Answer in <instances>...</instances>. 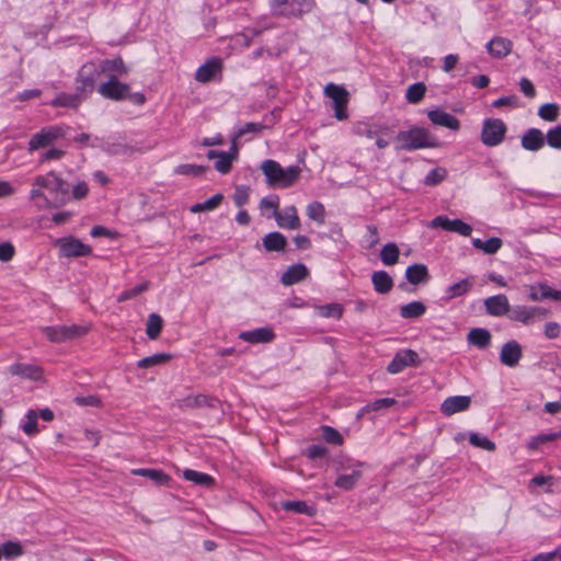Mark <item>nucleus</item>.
Segmentation results:
<instances>
[{
    "label": "nucleus",
    "instance_id": "22",
    "mask_svg": "<svg viewBox=\"0 0 561 561\" xmlns=\"http://www.w3.org/2000/svg\"><path fill=\"white\" fill-rule=\"evenodd\" d=\"M275 220L280 228L295 230L300 228V219L295 206H287L283 211L275 215Z\"/></svg>",
    "mask_w": 561,
    "mask_h": 561
},
{
    "label": "nucleus",
    "instance_id": "23",
    "mask_svg": "<svg viewBox=\"0 0 561 561\" xmlns=\"http://www.w3.org/2000/svg\"><path fill=\"white\" fill-rule=\"evenodd\" d=\"M427 116L434 125L443 126L455 131L460 128L459 119L442 110L428 111Z\"/></svg>",
    "mask_w": 561,
    "mask_h": 561
},
{
    "label": "nucleus",
    "instance_id": "29",
    "mask_svg": "<svg viewBox=\"0 0 561 561\" xmlns=\"http://www.w3.org/2000/svg\"><path fill=\"white\" fill-rule=\"evenodd\" d=\"M131 473L134 476H140L150 479L157 485H169L171 478L162 470L159 469H133Z\"/></svg>",
    "mask_w": 561,
    "mask_h": 561
},
{
    "label": "nucleus",
    "instance_id": "46",
    "mask_svg": "<svg viewBox=\"0 0 561 561\" xmlns=\"http://www.w3.org/2000/svg\"><path fill=\"white\" fill-rule=\"evenodd\" d=\"M282 507L285 511L295 512L299 514H305L307 516H313L316 514V510L309 505H307L304 501H287L282 503Z\"/></svg>",
    "mask_w": 561,
    "mask_h": 561
},
{
    "label": "nucleus",
    "instance_id": "11",
    "mask_svg": "<svg viewBox=\"0 0 561 561\" xmlns=\"http://www.w3.org/2000/svg\"><path fill=\"white\" fill-rule=\"evenodd\" d=\"M506 125L500 118H488L481 130V141L488 147L500 145L506 134Z\"/></svg>",
    "mask_w": 561,
    "mask_h": 561
},
{
    "label": "nucleus",
    "instance_id": "16",
    "mask_svg": "<svg viewBox=\"0 0 561 561\" xmlns=\"http://www.w3.org/2000/svg\"><path fill=\"white\" fill-rule=\"evenodd\" d=\"M419 364V354L412 350H405L396 354L387 370L390 374H398L408 366H416Z\"/></svg>",
    "mask_w": 561,
    "mask_h": 561
},
{
    "label": "nucleus",
    "instance_id": "25",
    "mask_svg": "<svg viewBox=\"0 0 561 561\" xmlns=\"http://www.w3.org/2000/svg\"><path fill=\"white\" fill-rule=\"evenodd\" d=\"M545 145V135L540 129L530 128L522 137V146L529 151H538Z\"/></svg>",
    "mask_w": 561,
    "mask_h": 561
},
{
    "label": "nucleus",
    "instance_id": "19",
    "mask_svg": "<svg viewBox=\"0 0 561 561\" xmlns=\"http://www.w3.org/2000/svg\"><path fill=\"white\" fill-rule=\"evenodd\" d=\"M523 356L522 346L514 340L506 342L500 353V360L503 365L515 367Z\"/></svg>",
    "mask_w": 561,
    "mask_h": 561
},
{
    "label": "nucleus",
    "instance_id": "54",
    "mask_svg": "<svg viewBox=\"0 0 561 561\" xmlns=\"http://www.w3.org/2000/svg\"><path fill=\"white\" fill-rule=\"evenodd\" d=\"M447 176V171L443 168H436L431 170L424 179V184L427 186H434L440 183Z\"/></svg>",
    "mask_w": 561,
    "mask_h": 561
},
{
    "label": "nucleus",
    "instance_id": "38",
    "mask_svg": "<svg viewBox=\"0 0 561 561\" xmlns=\"http://www.w3.org/2000/svg\"><path fill=\"white\" fill-rule=\"evenodd\" d=\"M400 250L396 243H387L382 247L380 251V260L387 265H394L399 260Z\"/></svg>",
    "mask_w": 561,
    "mask_h": 561
},
{
    "label": "nucleus",
    "instance_id": "3",
    "mask_svg": "<svg viewBox=\"0 0 561 561\" xmlns=\"http://www.w3.org/2000/svg\"><path fill=\"white\" fill-rule=\"evenodd\" d=\"M394 140L397 141V150L412 151L438 146L437 140L427 129L416 126L399 131Z\"/></svg>",
    "mask_w": 561,
    "mask_h": 561
},
{
    "label": "nucleus",
    "instance_id": "27",
    "mask_svg": "<svg viewBox=\"0 0 561 561\" xmlns=\"http://www.w3.org/2000/svg\"><path fill=\"white\" fill-rule=\"evenodd\" d=\"M9 371L30 380H39L43 377L42 368L35 365L14 364L9 367Z\"/></svg>",
    "mask_w": 561,
    "mask_h": 561
},
{
    "label": "nucleus",
    "instance_id": "34",
    "mask_svg": "<svg viewBox=\"0 0 561 561\" xmlns=\"http://www.w3.org/2000/svg\"><path fill=\"white\" fill-rule=\"evenodd\" d=\"M467 340H468L469 344H472L479 348H485L489 346V344L491 342V334L485 329L477 328V329H472L468 333Z\"/></svg>",
    "mask_w": 561,
    "mask_h": 561
},
{
    "label": "nucleus",
    "instance_id": "1",
    "mask_svg": "<svg viewBox=\"0 0 561 561\" xmlns=\"http://www.w3.org/2000/svg\"><path fill=\"white\" fill-rule=\"evenodd\" d=\"M30 199L38 209L55 208L68 199V184L55 171L33 179Z\"/></svg>",
    "mask_w": 561,
    "mask_h": 561
},
{
    "label": "nucleus",
    "instance_id": "8",
    "mask_svg": "<svg viewBox=\"0 0 561 561\" xmlns=\"http://www.w3.org/2000/svg\"><path fill=\"white\" fill-rule=\"evenodd\" d=\"M323 92L333 102L334 117L339 121L346 119L348 117L346 106L350 100L347 90L341 85L328 83Z\"/></svg>",
    "mask_w": 561,
    "mask_h": 561
},
{
    "label": "nucleus",
    "instance_id": "52",
    "mask_svg": "<svg viewBox=\"0 0 561 561\" xmlns=\"http://www.w3.org/2000/svg\"><path fill=\"white\" fill-rule=\"evenodd\" d=\"M469 442L474 447H479L482 449H485L488 451H494L495 450V444L491 442L485 436H480L477 433H470L469 434Z\"/></svg>",
    "mask_w": 561,
    "mask_h": 561
},
{
    "label": "nucleus",
    "instance_id": "47",
    "mask_svg": "<svg viewBox=\"0 0 561 561\" xmlns=\"http://www.w3.org/2000/svg\"><path fill=\"white\" fill-rule=\"evenodd\" d=\"M307 216L322 225L325 220V209L324 206L320 202H312L307 206Z\"/></svg>",
    "mask_w": 561,
    "mask_h": 561
},
{
    "label": "nucleus",
    "instance_id": "51",
    "mask_svg": "<svg viewBox=\"0 0 561 561\" xmlns=\"http://www.w3.org/2000/svg\"><path fill=\"white\" fill-rule=\"evenodd\" d=\"M38 414L34 410H30L26 414V422L22 425L23 432L28 436H34L38 433L37 427Z\"/></svg>",
    "mask_w": 561,
    "mask_h": 561
},
{
    "label": "nucleus",
    "instance_id": "37",
    "mask_svg": "<svg viewBox=\"0 0 561 561\" xmlns=\"http://www.w3.org/2000/svg\"><path fill=\"white\" fill-rule=\"evenodd\" d=\"M503 242L500 238L493 237L486 241L481 239H473L472 245L476 249L482 250L486 254H495L502 247Z\"/></svg>",
    "mask_w": 561,
    "mask_h": 561
},
{
    "label": "nucleus",
    "instance_id": "9",
    "mask_svg": "<svg viewBox=\"0 0 561 561\" xmlns=\"http://www.w3.org/2000/svg\"><path fill=\"white\" fill-rule=\"evenodd\" d=\"M64 137L65 130L61 126L55 125L44 127L31 137L27 144V150L33 152L38 149L46 148Z\"/></svg>",
    "mask_w": 561,
    "mask_h": 561
},
{
    "label": "nucleus",
    "instance_id": "64",
    "mask_svg": "<svg viewBox=\"0 0 561 561\" xmlns=\"http://www.w3.org/2000/svg\"><path fill=\"white\" fill-rule=\"evenodd\" d=\"M249 192L247 187H238L233 196L234 204L237 206H243L248 203Z\"/></svg>",
    "mask_w": 561,
    "mask_h": 561
},
{
    "label": "nucleus",
    "instance_id": "17",
    "mask_svg": "<svg viewBox=\"0 0 561 561\" xmlns=\"http://www.w3.org/2000/svg\"><path fill=\"white\" fill-rule=\"evenodd\" d=\"M471 404V397L469 396H453L445 399L440 405V412L450 416L459 412L467 411Z\"/></svg>",
    "mask_w": 561,
    "mask_h": 561
},
{
    "label": "nucleus",
    "instance_id": "53",
    "mask_svg": "<svg viewBox=\"0 0 561 561\" xmlns=\"http://www.w3.org/2000/svg\"><path fill=\"white\" fill-rule=\"evenodd\" d=\"M205 167L186 163L178 165L174 173L180 175L199 176L205 172Z\"/></svg>",
    "mask_w": 561,
    "mask_h": 561
},
{
    "label": "nucleus",
    "instance_id": "35",
    "mask_svg": "<svg viewBox=\"0 0 561 561\" xmlns=\"http://www.w3.org/2000/svg\"><path fill=\"white\" fill-rule=\"evenodd\" d=\"M426 307L421 301H412L400 307V316L404 319H414L423 316Z\"/></svg>",
    "mask_w": 561,
    "mask_h": 561
},
{
    "label": "nucleus",
    "instance_id": "10",
    "mask_svg": "<svg viewBox=\"0 0 561 561\" xmlns=\"http://www.w3.org/2000/svg\"><path fill=\"white\" fill-rule=\"evenodd\" d=\"M54 245L58 248L60 257L88 256L92 252L90 245L82 243L72 236L56 239Z\"/></svg>",
    "mask_w": 561,
    "mask_h": 561
},
{
    "label": "nucleus",
    "instance_id": "58",
    "mask_svg": "<svg viewBox=\"0 0 561 561\" xmlns=\"http://www.w3.org/2000/svg\"><path fill=\"white\" fill-rule=\"evenodd\" d=\"M264 129H265V124L245 123L236 133H237V137H243L247 134H259Z\"/></svg>",
    "mask_w": 561,
    "mask_h": 561
},
{
    "label": "nucleus",
    "instance_id": "28",
    "mask_svg": "<svg viewBox=\"0 0 561 561\" xmlns=\"http://www.w3.org/2000/svg\"><path fill=\"white\" fill-rule=\"evenodd\" d=\"M486 49L495 58H503L512 50V42L504 37H494L489 42Z\"/></svg>",
    "mask_w": 561,
    "mask_h": 561
},
{
    "label": "nucleus",
    "instance_id": "13",
    "mask_svg": "<svg viewBox=\"0 0 561 561\" xmlns=\"http://www.w3.org/2000/svg\"><path fill=\"white\" fill-rule=\"evenodd\" d=\"M547 314L548 311L541 307L515 306L508 317L513 321L529 325L536 319H545Z\"/></svg>",
    "mask_w": 561,
    "mask_h": 561
},
{
    "label": "nucleus",
    "instance_id": "21",
    "mask_svg": "<svg viewBox=\"0 0 561 561\" xmlns=\"http://www.w3.org/2000/svg\"><path fill=\"white\" fill-rule=\"evenodd\" d=\"M242 341L257 344V343H270L275 339V333L272 328L263 327L251 331H244L239 334Z\"/></svg>",
    "mask_w": 561,
    "mask_h": 561
},
{
    "label": "nucleus",
    "instance_id": "31",
    "mask_svg": "<svg viewBox=\"0 0 561 561\" xmlns=\"http://www.w3.org/2000/svg\"><path fill=\"white\" fill-rule=\"evenodd\" d=\"M405 277L409 283L419 285L421 283H426L430 278V274L424 264H413L407 268Z\"/></svg>",
    "mask_w": 561,
    "mask_h": 561
},
{
    "label": "nucleus",
    "instance_id": "55",
    "mask_svg": "<svg viewBox=\"0 0 561 561\" xmlns=\"http://www.w3.org/2000/svg\"><path fill=\"white\" fill-rule=\"evenodd\" d=\"M147 289H148V283L144 282V283L135 286L134 288L122 291L119 294V296L117 297V301L123 302V301L133 299V298L137 297L138 295H140L141 293L146 291Z\"/></svg>",
    "mask_w": 561,
    "mask_h": 561
},
{
    "label": "nucleus",
    "instance_id": "36",
    "mask_svg": "<svg viewBox=\"0 0 561 561\" xmlns=\"http://www.w3.org/2000/svg\"><path fill=\"white\" fill-rule=\"evenodd\" d=\"M82 99L76 92L75 94L59 93L51 102L54 107H78Z\"/></svg>",
    "mask_w": 561,
    "mask_h": 561
},
{
    "label": "nucleus",
    "instance_id": "40",
    "mask_svg": "<svg viewBox=\"0 0 561 561\" xmlns=\"http://www.w3.org/2000/svg\"><path fill=\"white\" fill-rule=\"evenodd\" d=\"M1 556L5 560H12L24 553L23 546L18 541H7L0 545Z\"/></svg>",
    "mask_w": 561,
    "mask_h": 561
},
{
    "label": "nucleus",
    "instance_id": "61",
    "mask_svg": "<svg viewBox=\"0 0 561 561\" xmlns=\"http://www.w3.org/2000/svg\"><path fill=\"white\" fill-rule=\"evenodd\" d=\"M15 255V249L11 242L0 243V261L9 262Z\"/></svg>",
    "mask_w": 561,
    "mask_h": 561
},
{
    "label": "nucleus",
    "instance_id": "32",
    "mask_svg": "<svg viewBox=\"0 0 561 561\" xmlns=\"http://www.w3.org/2000/svg\"><path fill=\"white\" fill-rule=\"evenodd\" d=\"M374 288L379 294H387L393 287L391 276L385 271H377L371 276Z\"/></svg>",
    "mask_w": 561,
    "mask_h": 561
},
{
    "label": "nucleus",
    "instance_id": "12",
    "mask_svg": "<svg viewBox=\"0 0 561 561\" xmlns=\"http://www.w3.org/2000/svg\"><path fill=\"white\" fill-rule=\"evenodd\" d=\"M98 92L105 99L122 101L129 96V85L119 82L115 75H110L107 81L99 85Z\"/></svg>",
    "mask_w": 561,
    "mask_h": 561
},
{
    "label": "nucleus",
    "instance_id": "56",
    "mask_svg": "<svg viewBox=\"0 0 561 561\" xmlns=\"http://www.w3.org/2000/svg\"><path fill=\"white\" fill-rule=\"evenodd\" d=\"M547 144L554 149H561V126H556L548 130L546 135Z\"/></svg>",
    "mask_w": 561,
    "mask_h": 561
},
{
    "label": "nucleus",
    "instance_id": "6",
    "mask_svg": "<svg viewBox=\"0 0 561 561\" xmlns=\"http://www.w3.org/2000/svg\"><path fill=\"white\" fill-rule=\"evenodd\" d=\"M359 137L374 139L379 149L387 148L393 139L394 130L386 124H359L356 127Z\"/></svg>",
    "mask_w": 561,
    "mask_h": 561
},
{
    "label": "nucleus",
    "instance_id": "39",
    "mask_svg": "<svg viewBox=\"0 0 561 561\" xmlns=\"http://www.w3.org/2000/svg\"><path fill=\"white\" fill-rule=\"evenodd\" d=\"M163 327V320L158 313H150L146 324V334L150 340L159 337Z\"/></svg>",
    "mask_w": 561,
    "mask_h": 561
},
{
    "label": "nucleus",
    "instance_id": "4",
    "mask_svg": "<svg viewBox=\"0 0 561 561\" xmlns=\"http://www.w3.org/2000/svg\"><path fill=\"white\" fill-rule=\"evenodd\" d=\"M363 462L352 459L341 462L336 468L337 477L334 485L344 491L353 490L363 476Z\"/></svg>",
    "mask_w": 561,
    "mask_h": 561
},
{
    "label": "nucleus",
    "instance_id": "62",
    "mask_svg": "<svg viewBox=\"0 0 561 561\" xmlns=\"http://www.w3.org/2000/svg\"><path fill=\"white\" fill-rule=\"evenodd\" d=\"M366 240L368 242V248H374L379 243L378 229L374 225H369L366 227Z\"/></svg>",
    "mask_w": 561,
    "mask_h": 561
},
{
    "label": "nucleus",
    "instance_id": "45",
    "mask_svg": "<svg viewBox=\"0 0 561 561\" xmlns=\"http://www.w3.org/2000/svg\"><path fill=\"white\" fill-rule=\"evenodd\" d=\"M561 438V432H554V433H542L536 436H533L529 442L527 443V447L530 450L538 449L541 445L547 444L549 442L560 439Z\"/></svg>",
    "mask_w": 561,
    "mask_h": 561
},
{
    "label": "nucleus",
    "instance_id": "44",
    "mask_svg": "<svg viewBox=\"0 0 561 561\" xmlns=\"http://www.w3.org/2000/svg\"><path fill=\"white\" fill-rule=\"evenodd\" d=\"M426 92V85L423 82H416L411 84L405 92V99L411 104L420 103Z\"/></svg>",
    "mask_w": 561,
    "mask_h": 561
},
{
    "label": "nucleus",
    "instance_id": "48",
    "mask_svg": "<svg viewBox=\"0 0 561 561\" xmlns=\"http://www.w3.org/2000/svg\"><path fill=\"white\" fill-rule=\"evenodd\" d=\"M397 401L393 398H382L375 400L365 407L362 408L358 415H363L365 413H369L371 411H379L382 409H388L393 405Z\"/></svg>",
    "mask_w": 561,
    "mask_h": 561
},
{
    "label": "nucleus",
    "instance_id": "42",
    "mask_svg": "<svg viewBox=\"0 0 561 561\" xmlns=\"http://www.w3.org/2000/svg\"><path fill=\"white\" fill-rule=\"evenodd\" d=\"M183 477L187 481L194 482L195 484L203 486H210L214 484V479L207 473L186 469L183 471Z\"/></svg>",
    "mask_w": 561,
    "mask_h": 561
},
{
    "label": "nucleus",
    "instance_id": "15",
    "mask_svg": "<svg viewBox=\"0 0 561 561\" xmlns=\"http://www.w3.org/2000/svg\"><path fill=\"white\" fill-rule=\"evenodd\" d=\"M222 71V61L220 58L214 57L199 66L195 72V80L201 83H207L220 76Z\"/></svg>",
    "mask_w": 561,
    "mask_h": 561
},
{
    "label": "nucleus",
    "instance_id": "26",
    "mask_svg": "<svg viewBox=\"0 0 561 561\" xmlns=\"http://www.w3.org/2000/svg\"><path fill=\"white\" fill-rule=\"evenodd\" d=\"M308 276V268L304 264H294L289 266L282 275L280 282L285 286H290L304 280Z\"/></svg>",
    "mask_w": 561,
    "mask_h": 561
},
{
    "label": "nucleus",
    "instance_id": "59",
    "mask_svg": "<svg viewBox=\"0 0 561 561\" xmlns=\"http://www.w3.org/2000/svg\"><path fill=\"white\" fill-rule=\"evenodd\" d=\"M278 206H279V197L277 195L264 197L260 201V208L261 209H272L274 217H275L276 213L279 211Z\"/></svg>",
    "mask_w": 561,
    "mask_h": 561
},
{
    "label": "nucleus",
    "instance_id": "14",
    "mask_svg": "<svg viewBox=\"0 0 561 561\" xmlns=\"http://www.w3.org/2000/svg\"><path fill=\"white\" fill-rule=\"evenodd\" d=\"M431 228H442L446 231L457 232L463 237L470 236L472 228L460 219H449L444 216L435 217L431 224Z\"/></svg>",
    "mask_w": 561,
    "mask_h": 561
},
{
    "label": "nucleus",
    "instance_id": "50",
    "mask_svg": "<svg viewBox=\"0 0 561 561\" xmlns=\"http://www.w3.org/2000/svg\"><path fill=\"white\" fill-rule=\"evenodd\" d=\"M317 311L323 318L340 319L343 314V307L340 304H329L317 307Z\"/></svg>",
    "mask_w": 561,
    "mask_h": 561
},
{
    "label": "nucleus",
    "instance_id": "24",
    "mask_svg": "<svg viewBox=\"0 0 561 561\" xmlns=\"http://www.w3.org/2000/svg\"><path fill=\"white\" fill-rule=\"evenodd\" d=\"M99 72L110 78V75H115V78L124 76L128 72V68L125 66L122 58L105 59L98 66Z\"/></svg>",
    "mask_w": 561,
    "mask_h": 561
},
{
    "label": "nucleus",
    "instance_id": "41",
    "mask_svg": "<svg viewBox=\"0 0 561 561\" xmlns=\"http://www.w3.org/2000/svg\"><path fill=\"white\" fill-rule=\"evenodd\" d=\"M472 287V279L465 278L454 285H450L446 289V295L448 299H454L467 294Z\"/></svg>",
    "mask_w": 561,
    "mask_h": 561
},
{
    "label": "nucleus",
    "instance_id": "2",
    "mask_svg": "<svg viewBox=\"0 0 561 561\" xmlns=\"http://www.w3.org/2000/svg\"><path fill=\"white\" fill-rule=\"evenodd\" d=\"M265 176V183L271 188H288L291 187L301 175V168L298 165H289L283 168L277 161L266 159L260 167Z\"/></svg>",
    "mask_w": 561,
    "mask_h": 561
},
{
    "label": "nucleus",
    "instance_id": "30",
    "mask_svg": "<svg viewBox=\"0 0 561 561\" xmlns=\"http://www.w3.org/2000/svg\"><path fill=\"white\" fill-rule=\"evenodd\" d=\"M207 158L210 160L217 159L215 162V169L222 174H226L230 171L232 161L234 160L233 154L220 152L217 150H209L207 152Z\"/></svg>",
    "mask_w": 561,
    "mask_h": 561
},
{
    "label": "nucleus",
    "instance_id": "57",
    "mask_svg": "<svg viewBox=\"0 0 561 561\" xmlns=\"http://www.w3.org/2000/svg\"><path fill=\"white\" fill-rule=\"evenodd\" d=\"M539 294H540V300L542 299H552L556 301H561V291L552 289L547 284H539L538 285Z\"/></svg>",
    "mask_w": 561,
    "mask_h": 561
},
{
    "label": "nucleus",
    "instance_id": "49",
    "mask_svg": "<svg viewBox=\"0 0 561 561\" xmlns=\"http://www.w3.org/2000/svg\"><path fill=\"white\" fill-rule=\"evenodd\" d=\"M540 118L547 122H556L559 116V105L556 103L542 104L538 110Z\"/></svg>",
    "mask_w": 561,
    "mask_h": 561
},
{
    "label": "nucleus",
    "instance_id": "60",
    "mask_svg": "<svg viewBox=\"0 0 561 561\" xmlns=\"http://www.w3.org/2000/svg\"><path fill=\"white\" fill-rule=\"evenodd\" d=\"M323 437L330 444L342 445L343 443L341 434L330 426L323 427Z\"/></svg>",
    "mask_w": 561,
    "mask_h": 561
},
{
    "label": "nucleus",
    "instance_id": "18",
    "mask_svg": "<svg viewBox=\"0 0 561 561\" xmlns=\"http://www.w3.org/2000/svg\"><path fill=\"white\" fill-rule=\"evenodd\" d=\"M216 402V399L203 394H188L182 399L176 400L175 405L180 410H194V409H201L205 407H214V403Z\"/></svg>",
    "mask_w": 561,
    "mask_h": 561
},
{
    "label": "nucleus",
    "instance_id": "43",
    "mask_svg": "<svg viewBox=\"0 0 561 561\" xmlns=\"http://www.w3.org/2000/svg\"><path fill=\"white\" fill-rule=\"evenodd\" d=\"M172 358L169 353H158L147 356L137 363V366L142 369H147L153 366L162 365L168 363Z\"/></svg>",
    "mask_w": 561,
    "mask_h": 561
},
{
    "label": "nucleus",
    "instance_id": "33",
    "mask_svg": "<svg viewBox=\"0 0 561 561\" xmlns=\"http://www.w3.org/2000/svg\"><path fill=\"white\" fill-rule=\"evenodd\" d=\"M262 243L267 252L284 251L287 240L280 232H270L263 238Z\"/></svg>",
    "mask_w": 561,
    "mask_h": 561
},
{
    "label": "nucleus",
    "instance_id": "20",
    "mask_svg": "<svg viewBox=\"0 0 561 561\" xmlns=\"http://www.w3.org/2000/svg\"><path fill=\"white\" fill-rule=\"evenodd\" d=\"M486 312L493 317H502L511 312L510 302L505 295L500 294L484 300Z\"/></svg>",
    "mask_w": 561,
    "mask_h": 561
},
{
    "label": "nucleus",
    "instance_id": "63",
    "mask_svg": "<svg viewBox=\"0 0 561 561\" xmlns=\"http://www.w3.org/2000/svg\"><path fill=\"white\" fill-rule=\"evenodd\" d=\"M65 154V151L60 149H49L46 152H44L39 159V163H44L49 160H60Z\"/></svg>",
    "mask_w": 561,
    "mask_h": 561
},
{
    "label": "nucleus",
    "instance_id": "7",
    "mask_svg": "<svg viewBox=\"0 0 561 561\" xmlns=\"http://www.w3.org/2000/svg\"><path fill=\"white\" fill-rule=\"evenodd\" d=\"M100 75L99 68L94 62L84 64L78 71L76 78V92L83 100L95 88V80Z\"/></svg>",
    "mask_w": 561,
    "mask_h": 561
},
{
    "label": "nucleus",
    "instance_id": "5",
    "mask_svg": "<svg viewBox=\"0 0 561 561\" xmlns=\"http://www.w3.org/2000/svg\"><path fill=\"white\" fill-rule=\"evenodd\" d=\"M43 333L51 343H65L84 336L90 328L87 325H49L42 328Z\"/></svg>",
    "mask_w": 561,
    "mask_h": 561
}]
</instances>
